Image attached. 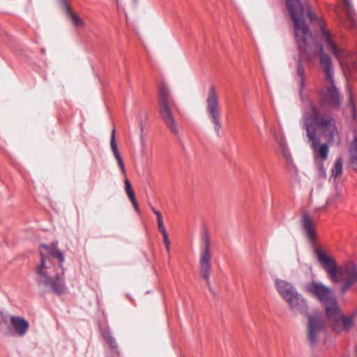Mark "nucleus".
I'll list each match as a JSON object with an SVG mask.
<instances>
[{"label":"nucleus","mask_w":357,"mask_h":357,"mask_svg":"<svg viewBox=\"0 0 357 357\" xmlns=\"http://www.w3.org/2000/svg\"><path fill=\"white\" fill-rule=\"evenodd\" d=\"M206 104V112L214 126V129L217 133H219L221 128L219 96L213 86H210L208 90Z\"/></svg>","instance_id":"nucleus-8"},{"label":"nucleus","mask_w":357,"mask_h":357,"mask_svg":"<svg viewBox=\"0 0 357 357\" xmlns=\"http://www.w3.org/2000/svg\"><path fill=\"white\" fill-rule=\"evenodd\" d=\"M124 183H125V190L126 192L130 190H132L131 184L128 178H126L124 180Z\"/></svg>","instance_id":"nucleus-29"},{"label":"nucleus","mask_w":357,"mask_h":357,"mask_svg":"<svg viewBox=\"0 0 357 357\" xmlns=\"http://www.w3.org/2000/svg\"><path fill=\"white\" fill-rule=\"evenodd\" d=\"M325 312L326 315L330 324L332 326L333 323L339 318L342 314L340 307L337 305V301L333 297L328 302L326 303Z\"/></svg>","instance_id":"nucleus-12"},{"label":"nucleus","mask_w":357,"mask_h":357,"mask_svg":"<svg viewBox=\"0 0 357 357\" xmlns=\"http://www.w3.org/2000/svg\"><path fill=\"white\" fill-rule=\"evenodd\" d=\"M159 94L160 97V108L162 118L170 131L177 134L178 128L167 102L169 94L167 88L165 86H161L159 89Z\"/></svg>","instance_id":"nucleus-9"},{"label":"nucleus","mask_w":357,"mask_h":357,"mask_svg":"<svg viewBox=\"0 0 357 357\" xmlns=\"http://www.w3.org/2000/svg\"><path fill=\"white\" fill-rule=\"evenodd\" d=\"M302 227L307 239L314 242L317 239V233L314 229V223L312 218L307 213H304L301 217Z\"/></svg>","instance_id":"nucleus-13"},{"label":"nucleus","mask_w":357,"mask_h":357,"mask_svg":"<svg viewBox=\"0 0 357 357\" xmlns=\"http://www.w3.org/2000/svg\"><path fill=\"white\" fill-rule=\"evenodd\" d=\"M41 260L37 268L40 282L56 294L66 291L63 280V253L57 248V243L43 244L40 249Z\"/></svg>","instance_id":"nucleus-2"},{"label":"nucleus","mask_w":357,"mask_h":357,"mask_svg":"<svg viewBox=\"0 0 357 357\" xmlns=\"http://www.w3.org/2000/svg\"><path fill=\"white\" fill-rule=\"evenodd\" d=\"M342 195V193L341 190H335L328 197V199L327 200V204L333 205L335 202L336 200L341 198Z\"/></svg>","instance_id":"nucleus-23"},{"label":"nucleus","mask_w":357,"mask_h":357,"mask_svg":"<svg viewBox=\"0 0 357 357\" xmlns=\"http://www.w3.org/2000/svg\"><path fill=\"white\" fill-rule=\"evenodd\" d=\"M317 258L325 266L332 282L337 283L345 280L342 287V292L346 291L351 285L357 282V267L353 262H348L337 268L335 260L328 256L322 250H314Z\"/></svg>","instance_id":"nucleus-4"},{"label":"nucleus","mask_w":357,"mask_h":357,"mask_svg":"<svg viewBox=\"0 0 357 357\" xmlns=\"http://www.w3.org/2000/svg\"><path fill=\"white\" fill-rule=\"evenodd\" d=\"M274 284L278 294L294 313H302L307 310L306 300L298 292L292 283L278 278L275 280Z\"/></svg>","instance_id":"nucleus-5"},{"label":"nucleus","mask_w":357,"mask_h":357,"mask_svg":"<svg viewBox=\"0 0 357 357\" xmlns=\"http://www.w3.org/2000/svg\"><path fill=\"white\" fill-rule=\"evenodd\" d=\"M297 75L300 77V84L302 88L305 86L304 84V77H305V70L301 62L299 61L297 64Z\"/></svg>","instance_id":"nucleus-22"},{"label":"nucleus","mask_w":357,"mask_h":357,"mask_svg":"<svg viewBox=\"0 0 357 357\" xmlns=\"http://www.w3.org/2000/svg\"><path fill=\"white\" fill-rule=\"evenodd\" d=\"M342 172V160L341 158H338L335 160L333 167L331 170V175L333 177L340 176Z\"/></svg>","instance_id":"nucleus-19"},{"label":"nucleus","mask_w":357,"mask_h":357,"mask_svg":"<svg viewBox=\"0 0 357 357\" xmlns=\"http://www.w3.org/2000/svg\"><path fill=\"white\" fill-rule=\"evenodd\" d=\"M152 211L157 216L158 226V229H159L160 231L166 229L165 227L164 223H163V220H162V216L161 213L160 211H158V210L155 209L154 208H152Z\"/></svg>","instance_id":"nucleus-24"},{"label":"nucleus","mask_w":357,"mask_h":357,"mask_svg":"<svg viewBox=\"0 0 357 357\" xmlns=\"http://www.w3.org/2000/svg\"><path fill=\"white\" fill-rule=\"evenodd\" d=\"M280 146L281 149V151L282 152L284 158L288 160L289 162H291L292 157L290 151L289 150V148L286 144L285 142H281L280 143Z\"/></svg>","instance_id":"nucleus-21"},{"label":"nucleus","mask_w":357,"mask_h":357,"mask_svg":"<svg viewBox=\"0 0 357 357\" xmlns=\"http://www.w3.org/2000/svg\"><path fill=\"white\" fill-rule=\"evenodd\" d=\"M10 323L18 335L24 336L27 333L29 324L24 318L11 316L10 317Z\"/></svg>","instance_id":"nucleus-14"},{"label":"nucleus","mask_w":357,"mask_h":357,"mask_svg":"<svg viewBox=\"0 0 357 357\" xmlns=\"http://www.w3.org/2000/svg\"><path fill=\"white\" fill-rule=\"evenodd\" d=\"M314 120L310 118L306 119V134L310 142V146L312 150L314 158L316 160H325L328 158L329 153V146L326 142L321 143L319 135L315 133L314 128Z\"/></svg>","instance_id":"nucleus-7"},{"label":"nucleus","mask_w":357,"mask_h":357,"mask_svg":"<svg viewBox=\"0 0 357 357\" xmlns=\"http://www.w3.org/2000/svg\"><path fill=\"white\" fill-rule=\"evenodd\" d=\"M351 110L352 114H354V103L352 102H351ZM353 116H354V114H353Z\"/></svg>","instance_id":"nucleus-30"},{"label":"nucleus","mask_w":357,"mask_h":357,"mask_svg":"<svg viewBox=\"0 0 357 357\" xmlns=\"http://www.w3.org/2000/svg\"><path fill=\"white\" fill-rule=\"evenodd\" d=\"M160 232L162 233V234L163 236V241H164V243L165 245L167 251L169 252V250H170V241H169V239L168 238V235H167V231H166V229H165L163 231H160Z\"/></svg>","instance_id":"nucleus-26"},{"label":"nucleus","mask_w":357,"mask_h":357,"mask_svg":"<svg viewBox=\"0 0 357 357\" xmlns=\"http://www.w3.org/2000/svg\"><path fill=\"white\" fill-rule=\"evenodd\" d=\"M314 120L315 133L321 137L328 144L338 145L341 142L340 130L334 118L331 115H322L319 108L310 103L303 114V127L306 130V119Z\"/></svg>","instance_id":"nucleus-3"},{"label":"nucleus","mask_w":357,"mask_h":357,"mask_svg":"<svg viewBox=\"0 0 357 357\" xmlns=\"http://www.w3.org/2000/svg\"><path fill=\"white\" fill-rule=\"evenodd\" d=\"M287 6L294 22L296 42L301 56H305L309 62L313 61L317 54L320 55V66L324 73L326 81L330 89L326 94V99L337 97V91L334 85L333 68L331 59L323 54V48L318 46L303 21L304 8L300 0H287Z\"/></svg>","instance_id":"nucleus-1"},{"label":"nucleus","mask_w":357,"mask_h":357,"mask_svg":"<svg viewBox=\"0 0 357 357\" xmlns=\"http://www.w3.org/2000/svg\"><path fill=\"white\" fill-rule=\"evenodd\" d=\"M306 291L323 303L328 302L334 297L333 290L319 282L312 281L307 284Z\"/></svg>","instance_id":"nucleus-10"},{"label":"nucleus","mask_w":357,"mask_h":357,"mask_svg":"<svg viewBox=\"0 0 357 357\" xmlns=\"http://www.w3.org/2000/svg\"><path fill=\"white\" fill-rule=\"evenodd\" d=\"M200 242L202 246L199 257L200 273L202 278L208 283L212 271V249L210 234L206 229L201 231Z\"/></svg>","instance_id":"nucleus-6"},{"label":"nucleus","mask_w":357,"mask_h":357,"mask_svg":"<svg viewBox=\"0 0 357 357\" xmlns=\"http://www.w3.org/2000/svg\"><path fill=\"white\" fill-rule=\"evenodd\" d=\"M326 170L324 169V167L321 165L318 170V177L320 180H323L326 178Z\"/></svg>","instance_id":"nucleus-28"},{"label":"nucleus","mask_w":357,"mask_h":357,"mask_svg":"<svg viewBox=\"0 0 357 357\" xmlns=\"http://www.w3.org/2000/svg\"><path fill=\"white\" fill-rule=\"evenodd\" d=\"M343 1L345 3V5L347 6V9H348V10H347L348 17L351 20L352 24H354L355 20H356L355 16L349 10V8H350V1L349 0H343Z\"/></svg>","instance_id":"nucleus-27"},{"label":"nucleus","mask_w":357,"mask_h":357,"mask_svg":"<svg viewBox=\"0 0 357 357\" xmlns=\"http://www.w3.org/2000/svg\"><path fill=\"white\" fill-rule=\"evenodd\" d=\"M354 324L353 316H345L343 313L331 326L336 333H341L343 331L349 329Z\"/></svg>","instance_id":"nucleus-15"},{"label":"nucleus","mask_w":357,"mask_h":357,"mask_svg":"<svg viewBox=\"0 0 357 357\" xmlns=\"http://www.w3.org/2000/svg\"><path fill=\"white\" fill-rule=\"evenodd\" d=\"M324 330V324L320 314L314 313L307 317V337L311 343H314Z\"/></svg>","instance_id":"nucleus-11"},{"label":"nucleus","mask_w":357,"mask_h":357,"mask_svg":"<svg viewBox=\"0 0 357 357\" xmlns=\"http://www.w3.org/2000/svg\"><path fill=\"white\" fill-rule=\"evenodd\" d=\"M111 148L114 155L115 158L118 162V165L121 169V171L123 175L126 174V167L123 161V159L118 150L117 144L115 139V130H113L111 135Z\"/></svg>","instance_id":"nucleus-16"},{"label":"nucleus","mask_w":357,"mask_h":357,"mask_svg":"<svg viewBox=\"0 0 357 357\" xmlns=\"http://www.w3.org/2000/svg\"><path fill=\"white\" fill-rule=\"evenodd\" d=\"M324 36L328 50L331 51L334 55L337 56V48L335 44L332 42L329 33L328 32H324Z\"/></svg>","instance_id":"nucleus-20"},{"label":"nucleus","mask_w":357,"mask_h":357,"mask_svg":"<svg viewBox=\"0 0 357 357\" xmlns=\"http://www.w3.org/2000/svg\"><path fill=\"white\" fill-rule=\"evenodd\" d=\"M350 162L352 167L357 171V138L355 137L350 147Z\"/></svg>","instance_id":"nucleus-17"},{"label":"nucleus","mask_w":357,"mask_h":357,"mask_svg":"<svg viewBox=\"0 0 357 357\" xmlns=\"http://www.w3.org/2000/svg\"><path fill=\"white\" fill-rule=\"evenodd\" d=\"M69 16L70 17V20H72L74 26L76 27L82 28L85 25L84 20L78 15L73 12H69Z\"/></svg>","instance_id":"nucleus-18"},{"label":"nucleus","mask_w":357,"mask_h":357,"mask_svg":"<svg viewBox=\"0 0 357 357\" xmlns=\"http://www.w3.org/2000/svg\"><path fill=\"white\" fill-rule=\"evenodd\" d=\"M126 194H127L128 197H129L130 202H132V204L133 207L135 208V211L139 212V205L136 201L134 190H130V191L127 192Z\"/></svg>","instance_id":"nucleus-25"}]
</instances>
